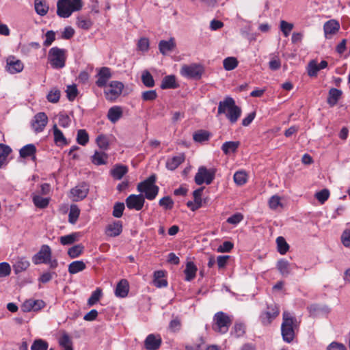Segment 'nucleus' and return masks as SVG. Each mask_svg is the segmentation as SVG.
<instances>
[{
  "label": "nucleus",
  "mask_w": 350,
  "mask_h": 350,
  "mask_svg": "<svg viewBox=\"0 0 350 350\" xmlns=\"http://www.w3.org/2000/svg\"><path fill=\"white\" fill-rule=\"evenodd\" d=\"M161 345V338L159 335L149 334L145 341L144 345L148 350H157Z\"/></svg>",
  "instance_id": "obj_19"
},
{
  "label": "nucleus",
  "mask_w": 350,
  "mask_h": 350,
  "mask_svg": "<svg viewBox=\"0 0 350 350\" xmlns=\"http://www.w3.org/2000/svg\"><path fill=\"white\" fill-rule=\"evenodd\" d=\"M48 342L42 339H36L33 341L31 350H47Z\"/></svg>",
  "instance_id": "obj_50"
},
{
  "label": "nucleus",
  "mask_w": 350,
  "mask_h": 350,
  "mask_svg": "<svg viewBox=\"0 0 350 350\" xmlns=\"http://www.w3.org/2000/svg\"><path fill=\"white\" fill-rule=\"evenodd\" d=\"M80 215V209L76 204H72L70 206L69 214H68V221L75 224Z\"/></svg>",
  "instance_id": "obj_43"
},
{
  "label": "nucleus",
  "mask_w": 350,
  "mask_h": 350,
  "mask_svg": "<svg viewBox=\"0 0 350 350\" xmlns=\"http://www.w3.org/2000/svg\"><path fill=\"white\" fill-rule=\"evenodd\" d=\"M307 71L308 75L311 77H316L317 75L319 68H318V64L315 60H312L309 62L307 67Z\"/></svg>",
  "instance_id": "obj_53"
},
{
  "label": "nucleus",
  "mask_w": 350,
  "mask_h": 350,
  "mask_svg": "<svg viewBox=\"0 0 350 350\" xmlns=\"http://www.w3.org/2000/svg\"><path fill=\"white\" fill-rule=\"evenodd\" d=\"M59 345L64 350H73L72 342L68 334L64 333L59 339Z\"/></svg>",
  "instance_id": "obj_39"
},
{
  "label": "nucleus",
  "mask_w": 350,
  "mask_h": 350,
  "mask_svg": "<svg viewBox=\"0 0 350 350\" xmlns=\"http://www.w3.org/2000/svg\"><path fill=\"white\" fill-rule=\"evenodd\" d=\"M60 98V91L57 89H52L48 94L46 98L47 100L53 103H56L59 101Z\"/></svg>",
  "instance_id": "obj_56"
},
{
  "label": "nucleus",
  "mask_w": 350,
  "mask_h": 350,
  "mask_svg": "<svg viewBox=\"0 0 350 350\" xmlns=\"http://www.w3.org/2000/svg\"><path fill=\"white\" fill-rule=\"evenodd\" d=\"M156 180L157 176L153 174L144 181L138 183L137 189L139 192L144 193V198L152 200L157 196L159 188L155 185Z\"/></svg>",
  "instance_id": "obj_4"
},
{
  "label": "nucleus",
  "mask_w": 350,
  "mask_h": 350,
  "mask_svg": "<svg viewBox=\"0 0 350 350\" xmlns=\"http://www.w3.org/2000/svg\"><path fill=\"white\" fill-rule=\"evenodd\" d=\"M340 29V23L335 19H331L324 23L323 31L326 39H331Z\"/></svg>",
  "instance_id": "obj_13"
},
{
  "label": "nucleus",
  "mask_w": 350,
  "mask_h": 350,
  "mask_svg": "<svg viewBox=\"0 0 350 350\" xmlns=\"http://www.w3.org/2000/svg\"><path fill=\"white\" fill-rule=\"evenodd\" d=\"M281 333L283 340L290 343L295 338V330L299 327V322L287 311L282 314Z\"/></svg>",
  "instance_id": "obj_2"
},
{
  "label": "nucleus",
  "mask_w": 350,
  "mask_h": 350,
  "mask_svg": "<svg viewBox=\"0 0 350 350\" xmlns=\"http://www.w3.org/2000/svg\"><path fill=\"white\" fill-rule=\"evenodd\" d=\"M122 232V223L120 221H115L106 227V234L111 237L120 235Z\"/></svg>",
  "instance_id": "obj_20"
},
{
  "label": "nucleus",
  "mask_w": 350,
  "mask_h": 350,
  "mask_svg": "<svg viewBox=\"0 0 350 350\" xmlns=\"http://www.w3.org/2000/svg\"><path fill=\"white\" fill-rule=\"evenodd\" d=\"M102 296V290L99 288H96L91 295L88 300L89 306H93L96 304Z\"/></svg>",
  "instance_id": "obj_51"
},
{
  "label": "nucleus",
  "mask_w": 350,
  "mask_h": 350,
  "mask_svg": "<svg viewBox=\"0 0 350 350\" xmlns=\"http://www.w3.org/2000/svg\"><path fill=\"white\" fill-rule=\"evenodd\" d=\"M234 181L238 185H243L247 182V174L243 171L237 172L234 174Z\"/></svg>",
  "instance_id": "obj_52"
},
{
  "label": "nucleus",
  "mask_w": 350,
  "mask_h": 350,
  "mask_svg": "<svg viewBox=\"0 0 350 350\" xmlns=\"http://www.w3.org/2000/svg\"><path fill=\"white\" fill-rule=\"evenodd\" d=\"M29 262L25 258H18L13 265L15 273L25 271L29 267Z\"/></svg>",
  "instance_id": "obj_31"
},
{
  "label": "nucleus",
  "mask_w": 350,
  "mask_h": 350,
  "mask_svg": "<svg viewBox=\"0 0 350 350\" xmlns=\"http://www.w3.org/2000/svg\"><path fill=\"white\" fill-rule=\"evenodd\" d=\"M33 202L36 207L44 208L49 205V199L40 196H34L33 197Z\"/></svg>",
  "instance_id": "obj_49"
},
{
  "label": "nucleus",
  "mask_w": 350,
  "mask_h": 350,
  "mask_svg": "<svg viewBox=\"0 0 350 350\" xmlns=\"http://www.w3.org/2000/svg\"><path fill=\"white\" fill-rule=\"evenodd\" d=\"M129 291V282L126 279H122L116 286L115 295L118 297L124 298L127 296Z\"/></svg>",
  "instance_id": "obj_22"
},
{
  "label": "nucleus",
  "mask_w": 350,
  "mask_h": 350,
  "mask_svg": "<svg viewBox=\"0 0 350 350\" xmlns=\"http://www.w3.org/2000/svg\"><path fill=\"white\" fill-rule=\"evenodd\" d=\"M89 192V185L82 183L70 190V193L75 198L74 200H81L84 199Z\"/></svg>",
  "instance_id": "obj_15"
},
{
  "label": "nucleus",
  "mask_w": 350,
  "mask_h": 350,
  "mask_svg": "<svg viewBox=\"0 0 350 350\" xmlns=\"http://www.w3.org/2000/svg\"><path fill=\"white\" fill-rule=\"evenodd\" d=\"M277 268L280 274L284 277L288 276L291 272L290 263L284 259H280L278 261Z\"/></svg>",
  "instance_id": "obj_30"
},
{
  "label": "nucleus",
  "mask_w": 350,
  "mask_h": 350,
  "mask_svg": "<svg viewBox=\"0 0 350 350\" xmlns=\"http://www.w3.org/2000/svg\"><path fill=\"white\" fill-rule=\"evenodd\" d=\"M123 88L124 85L122 82L111 81L109 89L105 91L106 99L111 101L116 100L122 94Z\"/></svg>",
  "instance_id": "obj_10"
},
{
  "label": "nucleus",
  "mask_w": 350,
  "mask_h": 350,
  "mask_svg": "<svg viewBox=\"0 0 350 350\" xmlns=\"http://www.w3.org/2000/svg\"><path fill=\"white\" fill-rule=\"evenodd\" d=\"M185 161V156L183 154H180L168 159L166 161V167L170 170H176L182 163Z\"/></svg>",
  "instance_id": "obj_24"
},
{
  "label": "nucleus",
  "mask_w": 350,
  "mask_h": 350,
  "mask_svg": "<svg viewBox=\"0 0 350 350\" xmlns=\"http://www.w3.org/2000/svg\"><path fill=\"white\" fill-rule=\"evenodd\" d=\"M280 313L278 306L275 303L267 304L266 310L260 315V321L264 326L269 325Z\"/></svg>",
  "instance_id": "obj_9"
},
{
  "label": "nucleus",
  "mask_w": 350,
  "mask_h": 350,
  "mask_svg": "<svg viewBox=\"0 0 350 350\" xmlns=\"http://www.w3.org/2000/svg\"><path fill=\"white\" fill-rule=\"evenodd\" d=\"M45 37L46 40L44 41L43 45L48 47L55 41V33L52 30L48 31L45 34Z\"/></svg>",
  "instance_id": "obj_64"
},
{
  "label": "nucleus",
  "mask_w": 350,
  "mask_h": 350,
  "mask_svg": "<svg viewBox=\"0 0 350 350\" xmlns=\"http://www.w3.org/2000/svg\"><path fill=\"white\" fill-rule=\"evenodd\" d=\"M278 251L280 254H285L289 249V245L285 239L282 237H278L276 239Z\"/></svg>",
  "instance_id": "obj_47"
},
{
  "label": "nucleus",
  "mask_w": 350,
  "mask_h": 350,
  "mask_svg": "<svg viewBox=\"0 0 350 350\" xmlns=\"http://www.w3.org/2000/svg\"><path fill=\"white\" fill-rule=\"evenodd\" d=\"M124 208L125 206L123 202H116L113 208V216L116 218L121 217L122 216Z\"/></svg>",
  "instance_id": "obj_54"
},
{
  "label": "nucleus",
  "mask_w": 350,
  "mask_h": 350,
  "mask_svg": "<svg viewBox=\"0 0 350 350\" xmlns=\"http://www.w3.org/2000/svg\"><path fill=\"white\" fill-rule=\"evenodd\" d=\"M245 332V327L243 323H235L233 330L232 331V334L234 335L235 337H241L244 335Z\"/></svg>",
  "instance_id": "obj_58"
},
{
  "label": "nucleus",
  "mask_w": 350,
  "mask_h": 350,
  "mask_svg": "<svg viewBox=\"0 0 350 350\" xmlns=\"http://www.w3.org/2000/svg\"><path fill=\"white\" fill-rule=\"evenodd\" d=\"M68 99L70 101L75 100L78 94V90L75 85H68L66 90Z\"/></svg>",
  "instance_id": "obj_60"
},
{
  "label": "nucleus",
  "mask_w": 350,
  "mask_h": 350,
  "mask_svg": "<svg viewBox=\"0 0 350 350\" xmlns=\"http://www.w3.org/2000/svg\"><path fill=\"white\" fill-rule=\"evenodd\" d=\"M24 65L23 62L14 56H10L7 59L8 71L12 74L20 72L23 70Z\"/></svg>",
  "instance_id": "obj_17"
},
{
  "label": "nucleus",
  "mask_w": 350,
  "mask_h": 350,
  "mask_svg": "<svg viewBox=\"0 0 350 350\" xmlns=\"http://www.w3.org/2000/svg\"><path fill=\"white\" fill-rule=\"evenodd\" d=\"M82 8V0H58L57 14L61 18H68L72 12L79 11Z\"/></svg>",
  "instance_id": "obj_3"
},
{
  "label": "nucleus",
  "mask_w": 350,
  "mask_h": 350,
  "mask_svg": "<svg viewBox=\"0 0 350 350\" xmlns=\"http://www.w3.org/2000/svg\"><path fill=\"white\" fill-rule=\"evenodd\" d=\"M128 172L127 167L125 165H116L113 169L111 170V174L112 176L117 179L120 180Z\"/></svg>",
  "instance_id": "obj_37"
},
{
  "label": "nucleus",
  "mask_w": 350,
  "mask_h": 350,
  "mask_svg": "<svg viewBox=\"0 0 350 350\" xmlns=\"http://www.w3.org/2000/svg\"><path fill=\"white\" fill-rule=\"evenodd\" d=\"M36 147L33 144H29L22 147L19 150V154L21 158L25 159L32 157V159H36Z\"/></svg>",
  "instance_id": "obj_23"
},
{
  "label": "nucleus",
  "mask_w": 350,
  "mask_h": 350,
  "mask_svg": "<svg viewBox=\"0 0 350 350\" xmlns=\"http://www.w3.org/2000/svg\"><path fill=\"white\" fill-rule=\"evenodd\" d=\"M81 237L80 232H73L60 237V243L63 245H71L79 241Z\"/></svg>",
  "instance_id": "obj_32"
},
{
  "label": "nucleus",
  "mask_w": 350,
  "mask_h": 350,
  "mask_svg": "<svg viewBox=\"0 0 350 350\" xmlns=\"http://www.w3.org/2000/svg\"><path fill=\"white\" fill-rule=\"evenodd\" d=\"M157 98V93L155 90H148L142 92V98L144 101L154 100Z\"/></svg>",
  "instance_id": "obj_61"
},
{
  "label": "nucleus",
  "mask_w": 350,
  "mask_h": 350,
  "mask_svg": "<svg viewBox=\"0 0 350 350\" xmlns=\"http://www.w3.org/2000/svg\"><path fill=\"white\" fill-rule=\"evenodd\" d=\"M176 47L174 39L171 38L169 40H161L159 43V49L163 55L172 52Z\"/></svg>",
  "instance_id": "obj_21"
},
{
  "label": "nucleus",
  "mask_w": 350,
  "mask_h": 350,
  "mask_svg": "<svg viewBox=\"0 0 350 350\" xmlns=\"http://www.w3.org/2000/svg\"><path fill=\"white\" fill-rule=\"evenodd\" d=\"M197 271V267L193 262H188L184 271L185 274V280L191 281L195 277Z\"/></svg>",
  "instance_id": "obj_33"
},
{
  "label": "nucleus",
  "mask_w": 350,
  "mask_h": 350,
  "mask_svg": "<svg viewBox=\"0 0 350 350\" xmlns=\"http://www.w3.org/2000/svg\"><path fill=\"white\" fill-rule=\"evenodd\" d=\"M342 95V91L336 88H331L329 91V95L327 97V103L333 107L336 105L339 98Z\"/></svg>",
  "instance_id": "obj_29"
},
{
  "label": "nucleus",
  "mask_w": 350,
  "mask_h": 350,
  "mask_svg": "<svg viewBox=\"0 0 350 350\" xmlns=\"http://www.w3.org/2000/svg\"><path fill=\"white\" fill-rule=\"evenodd\" d=\"M51 258V250L50 247L47 245H43L40 251L33 256L32 261L35 265L46 264Z\"/></svg>",
  "instance_id": "obj_12"
},
{
  "label": "nucleus",
  "mask_w": 350,
  "mask_h": 350,
  "mask_svg": "<svg viewBox=\"0 0 350 350\" xmlns=\"http://www.w3.org/2000/svg\"><path fill=\"white\" fill-rule=\"evenodd\" d=\"M238 60L236 57H228L224 59L223 66L226 70L230 71L236 68L238 66Z\"/></svg>",
  "instance_id": "obj_46"
},
{
  "label": "nucleus",
  "mask_w": 350,
  "mask_h": 350,
  "mask_svg": "<svg viewBox=\"0 0 350 350\" xmlns=\"http://www.w3.org/2000/svg\"><path fill=\"white\" fill-rule=\"evenodd\" d=\"M159 204L167 210H170L173 207L174 202L170 196H165L160 199Z\"/></svg>",
  "instance_id": "obj_57"
},
{
  "label": "nucleus",
  "mask_w": 350,
  "mask_h": 350,
  "mask_svg": "<svg viewBox=\"0 0 350 350\" xmlns=\"http://www.w3.org/2000/svg\"><path fill=\"white\" fill-rule=\"evenodd\" d=\"M66 51L57 46L52 47L48 54V60L54 68H62L65 66Z\"/></svg>",
  "instance_id": "obj_5"
},
{
  "label": "nucleus",
  "mask_w": 350,
  "mask_h": 350,
  "mask_svg": "<svg viewBox=\"0 0 350 350\" xmlns=\"http://www.w3.org/2000/svg\"><path fill=\"white\" fill-rule=\"evenodd\" d=\"M293 28V25L292 23H288L285 21L280 22V29L286 37L289 35Z\"/></svg>",
  "instance_id": "obj_63"
},
{
  "label": "nucleus",
  "mask_w": 350,
  "mask_h": 350,
  "mask_svg": "<svg viewBox=\"0 0 350 350\" xmlns=\"http://www.w3.org/2000/svg\"><path fill=\"white\" fill-rule=\"evenodd\" d=\"M84 251V246L82 244H77L71 247L68 250V255L71 258H75L79 256Z\"/></svg>",
  "instance_id": "obj_44"
},
{
  "label": "nucleus",
  "mask_w": 350,
  "mask_h": 350,
  "mask_svg": "<svg viewBox=\"0 0 350 350\" xmlns=\"http://www.w3.org/2000/svg\"><path fill=\"white\" fill-rule=\"evenodd\" d=\"M58 124L63 128H67L70 124V118L68 115L60 113L58 115Z\"/></svg>",
  "instance_id": "obj_59"
},
{
  "label": "nucleus",
  "mask_w": 350,
  "mask_h": 350,
  "mask_svg": "<svg viewBox=\"0 0 350 350\" xmlns=\"http://www.w3.org/2000/svg\"><path fill=\"white\" fill-rule=\"evenodd\" d=\"M217 114H226L230 123H235L241 114V108L236 105L234 100L230 96H226L220 101L218 105Z\"/></svg>",
  "instance_id": "obj_1"
},
{
  "label": "nucleus",
  "mask_w": 350,
  "mask_h": 350,
  "mask_svg": "<svg viewBox=\"0 0 350 350\" xmlns=\"http://www.w3.org/2000/svg\"><path fill=\"white\" fill-rule=\"evenodd\" d=\"M96 141L99 148L103 150H107L109 146L108 137L105 135H98Z\"/></svg>",
  "instance_id": "obj_55"
},
{
  "label": "nucleus",
  "mask_w": 350,
  "mask_h": 350,
  "mask_svg": "<svg viewBox=\"0 0 350 350\" xmlns=\"http://www.w3.org/2000/svg\"><path fill=\"white\" fill-rule=\"evenodd\" d=\"M165 272L162 270L156 271L154 273L153 284L157 288L165 287L167 282L164 279Z\"/></svg>",
  "instance_id": "obj_28"
},
{
  "label": "nucleus",
  "mask_w": 350,
  "mask_h": 350,
  "mask_svg": "<svg viewBox=\"0 0 350 350\" xmlns=\"http://www.w3.org/2000/svg\"><path fill=\"white\" fill-rule=\"evenodd\" d=\"M93 23L88 17L83 16H79L77 18V25L79 28L84 30H88L92 26Z\"/></svg>",
  "instance_id": "obj_36"
},
{
  "label": "nucleus",
  "mask_w": 350,
  "mask_h": 350,
  "mask_svg": "<svg viewBox=\"0 0 350 350\" xmlns=\"http://www.w3.org/2000/svg\"><path fill=\"white\" fill-rule=\"evenodd\" d=\"M54 142L57 146H63L68 144L67 139L64 137L63 133L58 129L56 124L53 126Z\"/></svg>",
  "instance_id": "obj_27"
},
{
  "label": "nucleus",
  "mask_w": 350,
  "mask_h": 350,
  "mask_svg": "<svg viewBox=\"0 0 350 350\" xmlns=\"http://www.w3.org/2000/svg\"><path fill=\"white\" fill-rule=\"evenodd\" d=\"M125 202L129 209L140 211L144 205L145 198L142 194H131L126 198Z\"/></svg>",
  "instance_id": "obj_11"
},
{
  "label": "nucleus",
  "mask_w": 350,
  "mask_h": 350,
  "mask_svg": "<svg viewBox=\"0 0 350 350\" xmlns=\"http://www.w3.org/2000/svg\"><path fill=\"white\" fill-rule=\"evenodd\" d=\"M216 173L215 168L207 169L204 166H200L196 173L194 180L198 185H201L203 183L210 185L215 178Z\"/></svg>",
  "instance_id": "obj_7"
},
{
  "label": "nucleus",
  "mask_w": 350,
  "mask_h": 350,
  "mask_svg": "<svg viewBox=\"0 0 350 350\" xmlns=\"http://www.w3.org/2000/svg\"><path fill=\"white\" fill-rule=\"evenodd\" d=\"M142 81L147 88H152L154 86V80L153 77L148 70H144L142 75Z\"/></svg>",
  "instance_id": "obj_45"
},
{
  "label": "nucleus",
  "mask_w": 350,
  "mask_h": 350,
  "mask_svg": "<svg viewBox=\"0 0 350 350\" xmlns=\"http://www.w3.org/2000/svg\"><path fill=\"white\" fill-rule=\"evenodd\" d=\"M11 152L12 149L9 146L0 144V168L5 163Z\"/></svg>",
  "instance_id": "obj_40"
},
{
  "label": "nucleus",
  "mask_w": 350,
  "mask_h": 350,
  "mask_svg": "<svg viewBox=\"0 0 350 350\" xmlns=\"http://www.w3.org/2000/svg\"><path fill=\"white\" fill-rule=\"evenodd\" d=\"M45 306L44 302L42 300H34V299H28L26 300L21 306V310L25 312H30L31 310L38 311Z\"/></svg>",
  "instance_id": "obj_16"
},
{
  "label": "nucleus",
  "mask_w": 350,
  "mask_h": 350,
  "mask_svg": "<svg viewBox=\"0 0 350 350\" xmlns=\"http://www.w3.org/2000/svg\"><path fill=\"white\" fill-rule=\"evenodd\" d=\"M239 144V142H226L223 144L221 150L224 154H228L230 152H234L238 148Z\"/></svg>",
  "instance_id": "obj_42"
},
{
  "label": "nucleus",
  "mask_w": 350,
  "mask_h": 350,
  "mask_svg": "<svg viewBox=\"0 0 350 350\" xmlns=\"http://www.w3.org/2000/svg\"><path fill=\"white\" fill-rule=\"evenodd\" d=\"M213 321V329L221 334L226 333L231 324L230 317L223 312H217Z\"/></svg>",
  "instance_id": "obj_8"
},
{
  "label": "nucleus",
  "mask_w": 350,
  "mask_h": 350,
  "mask_svg": "<svg viewBox=\"0 0 350 350\" xmlns=\"http://www.w3.org/2000/svg\"><path fill=\"white\" fill-rule=\"evenodd\" d=\"M48 122V117L44 112H40L35 115L32 122V127L36 133L42 132Z\"/></svg>",
  "instance_id": "obj_14"
},
{
  "label": "nucleus",
  "mask_w": 350,
  "mask_h": 350,
  "mask_svg": "<svg viewBox=\"0 0 350 350\" xmlns=\"http://www.w3.org/2000/svg\"><path fill=\"white\" fill-rule=\"evenodd\" d=\"M122 113L123 111L121 107L113 106L109 109L107 118L112 123H116L122 118Z\"/></svg>",
  "instance_id": "obj_25"
},
{
  "label": "nucleus",
  "mask_w": 350,
  "mask_h": 350,
  "mask_svg": "<svg viewBox=\"0 0 350 350\" xmlns=\"http://www.w3.org/2000/svg\"><path fill=\"white\" fill-rule=\"evenodd\" d=\"M204 72V67L200 64H185L181 67L180 74L188 79L199 80Z\"/></svg>",
  "instance_id": "obj_6"
},
{
  "label": "nucleus",
  "mask_w": 350,
  "mask_h": 350,
  "mask_svg": "<svg viewBox=\"0 0 350 350\" xmlns=\"http://www.w3.org/2000/svg\"><path fill=\"white\" fill-rule=\"evenodd\" d=\"M35 10L40 16H44L49 11V6L44 0H35Z\"/></svg>",
  "instance_id": "obj_38"
},
{
  "label": "nucleus",
  "mask_w": 350,
  "mask_h": 350,
  "mask_svg": "<svg viewBox=\"0 0 350 350\" xmlns=\"http://www.w3.org/2000/svg\"><path fill=\"white\" fill-rule=\"evenodd\" d=\"M211 133L205 130H198L193 135V139L196 142L203 143L208 141L210 138Z\"/></svg>",
  "instance_id": "obj_35"
},
{
  "label": "nucleus",
  "mask_w": 350,
  "mask_h": 350,
  "mask_svg": "<svg viewBox=\"0 0 350 350\" xmlns=\"http://www.w3.org/2000/svg\"><path fill=\"white\" fill-rule=\"evenodd\" d=\"M98 80L96 81V84L99 88L105 87L111 77V72L110 68L107 67H102L100 68L98 74Z\"/></svg>",
  "instance_id": "obj_18"
},
{
  "label": "nucleus",
  "mask_w": 350,
  "mask_h": 350,
  "mask_svg": "<svg viewBox=\"0 0 350 350\" xmlns=\"http://www.w3.org/2000/svg\"><path fill=\"white\" fill-rule=\"evenodd\" d=\"M178 87V84L176 83V77L174 75L165 76L161 82V88L162 90L166 89H175Z\"/></svg>",
  "instance_id": "obj_26"
},
{
  "label": "nucleus",
  "mask_w": 350,
  "mask_h": 350,
  "mask_svg": "<svg viewBox=\"0 0 350 350\" xmlns=\"http://www.w3.org/2000/svg\"><path fill=\"white\" fill-rule=\"evenodd\" d=\"M329 191L327 189H323L315 194L316 198L321 203L323 204L329 198Z\"/></svg>",
  "instance_id": "obj_62"
},
{
  "label": "nucleus",
  "mask_w": 350,
  "mask_h": 350,
  "mask_svg": "<svg viewBox=\"0 0 350 350\" xmlns=\"http://www.w3.org/2000/svg\"><path fill=\"white\" fill-rule=\"evenodd\" d=\"M77 142L79 144L85 146L89 142V135L85 129H79L77 132Z\"/></svg>",
  "instance_id": "obj_48"
},
{
  "label": "nucleus",
  "mask_w": 350,
  "mask_h": 350,
  "mask_svg": "<svg viewBox=\"0 0 350 350\" xmlns=\"http://www.w3.org/2000/svg\"><path fill=\"white\" fill-rule=\"evenodd\" d=\"M107 159V155L105 152L96 151L92 157V162L96 165H105Z\"/></svg>",
  "instance_id": "obj_41"
},
{
  "label": "nucleus",
  "mask_w": 350,
  "mask_h": 350,
  "mask_svg": "<svg viewBox=\"0 0 350 350\" xmlns=\"http://www.w3.org/2000/svg\"><path fill=\"white\" fill-rule=\"evenodd\" d=\"M86 268V265L84 262L81 260H76L72 262L68 265V272L70 274H75L80 271H83Z\"/></svg>",
  "instance_id": "obj_34"
}]
</instances>
